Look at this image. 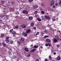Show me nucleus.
I'll return each mask as SVG.
<instances>
[{
    "label": "nucleus",
    "instance_id": "1",
    "mask_svg": "<svg viewBox=\"0 0 61 61\" xmlns=\"http://www.w3.org/2000/svg\"><path fill=\"white\" fill-rule=\"evenodd\" d=\"M22 13L24 14H27L28 13V12L25 10H24L22 11Z\"/></svg>",
    "mask_w": 61,
    "mask_h": 61
},
{
    "label": "nucleus",
    "instance_id": "2",
    "mask_svg": "<svg viewBox=\"0 0 61 61\" xmlns=\"http://www.w3.org/2000/svg\"><path fill=\"white\" fill-rule=\"evenodd\" d=\"M20 27H21L23 28H25L26 27L25 25L23 24L20 25Z\"/></svg>",
    "mask_w": 61,
    "mask_h": 61
},
{
    "label": "nucleus",
    "instance_id": "3",
    "mask_svg": "<svg viewBox=\"0 0 61 61\" xmlns=\"http://www.w3.org/2000/svg\"><path fill=\"white\" fill-rule=\"evenodd\" d=\"M22 35L24 36H27V34L23 32L22 33Z\"/></svg>",
    "mask_w": 61,
    "mask_h": 61
},
{
    "label": "nucleus",
    "instance_id": "4",
    "mask_svg": "<svg viewBox=\"0 0 61 61\" xmlns=\"http://www.w3.org/2000/svg\"><path fill=\"white\" fill-rule=\"evenodd\" d=\"M36 49H33L32 50H31L30 51V52L31 53H33L34 52H35V51H36Z\"/></svg>",
    "mask_w": 61,
    "mask_h": 61
},
{
    "label": "nucleus",
    "instance_id": "5",
    "mask_svg": "<svg viewBox=\"0 0 61 61\" xmlns=\"http://www.w3.org/2000/svg\"><path fill=\"white\" fill-rule=\"evenodd\" d=\"M46 42L48 43H50V42H51V40L48 39H46Z\"/></svg>",
    "mask_w": 61,
    "mask_h": 61
},
{
    "label": "nucleus",
    "instance_id": "6",
    "mask_svg": "<svg viewBox=\"0 0 61 61\" xmlns=\"http://www.w3.org/2000/svg\"><path fill=\"white\" fill-rule=\"evenodd\" d=\"M45 18V19H49L50 18V17L49 16H47V15H45V16L44 17Z\"/></svg>",
    "mask_w": 61,
    "mask_h": 61
},
{
    "label": "nucleus",
    "instance_id": "7",
    "mask_svg": "<svg viewBox=\"0 0 61 61\" xmlns=\"http://www.w3.org/2000/svg\"><path fill=\"white\" fill-rule=\"evenodd\" d=\"M55 39H56L58 40H59V38L58 36H55Z\"/></svg>",
    "mask_w": 61,
    "mask_h": 61
},
{
    "label": "nucleus",
    "instance_id": "8",
    "mask_svg": "<svg viewBox=\"0 0 61 61\" xmlns=\"http://www.w3.org/2000/svg\"><path fill=\"white\" fill-rule=\"evenodd\" d=\"M31 32L30 29H29L26 31V33L27 34H28V33H30Z\"/></svg>",
    "mask_w": 61,
    "mask_h": 61
},
{
    "label": "nucleus",
    "instance_id": "9",
    "mask_svg": "<svg viewBox=\"0 0 61 61\" xmlns=\"http://www.w3.org/2000/svg\"><path fill=\"white\" fill-rule=\"evenodd\" d=\"M11 33L12 35H15V34H16V32L15 31H13L11 32Z\"/></svg>",
    "mask_w": 61,
    "mask_h": 61
},
{
    "label": "nucleus",
    "instance_id": "10",
    "mask_svg": "<svg viewBox=\"0 0 61 61\" xmlns=\"http://www.w3.org/2000/svg\"><path fill=\"white\" fill-rule=\"evenodd\" d=\"M21 42L22 43H23L24 41V38L23 37H21Z\"/></svg>",
    "mask_w": 61,
    "mask_h": 61
},
{
    "label": "nucleus",
    "instance_id": "11",
    "mask_svg": "<svg viewBox=\"0 0 61 61\" xmlns=\"http://www.w3.org/2000/svg\"><path fill=\"white\" fill-rule=\"evenodd\" d=\"M54 5V2L53 0H52L51 1V5Z\"/></svg>",
    "mask_w": 61,
    "mask_h": 61
},
{
    "label": "nucleus",
    "instance_id": "12",
    "mask_svg": "<svg viewBox=\"0 0 61 61\" xmlns=\"http://www.w3.org/2000/svg\"><path fill=\"white\" fill-rule=\"evenodd\" d=\"M24 50L25 51H26V52H28L29 50H28V49L26 48L25 47L24 48Z\"/></svg>",
    "mask_w": 61,
    "mask_h": 61
},
{
    "label": "nucleus",
    "instance_id": "13",
    "mask_svg": "<svg viewBox=\"0 0 61 61\" xmlns=\"http://www.w3.org/2000/svg\"><path fill=\"white\" fill-rule=\"evenodd\" d=\"M56 59L57 60H60L61 59V58L59 56H57V58H56Z\"/></svg>",
    "mask_w": 61,
    "mask_h": 61
},
{
    "label": "nucleus",
    "instance_id": "14",
    "mask_svg": "<svg viewBox=\"0 0 61 61\" xmlns=\"http://www.w3.org/2000/svg\"><path fill=\"white\" fill-rule=\"evenodd\" d=\"M51 46V45L50 44H49V43H46L45 44V46Z\"/></svg>",
    "mask_w": 61,
    "mask_h": 61
},
{
    "label": "nucleus",
    "instance_id": "15",
    "mask_svg": "<svg viewBox=\"0 0 61 61\" xmlns=\"http://www.w3.org/2000/svg\"><path fill=\"white\" fill-rule=\"evenodd\" d=\"M17 43L19 45H20V44L21 43V42L20 41H17Z\"/></svg>",
    "mask_w": 61,
    "mask_h": 61
},
{
    "label": "nucleus",
    "instance_id": "16",
    "mask_svg": "<svg viewBox=\"0 0 61 61\" xmlns=\"http://www.w3.org/2000/svg\"><path fill=\"white\" fill-rule=\"evenodd\" d=\"M53 41L54 43H56V42H58V40L55 39H54Z\"/></svg>",
    "mask_w": 61,
    "mask_h": 61
},
{
    "label": "nucleus",
    "instance_id": "17",
    "mask_svg": "<svg viewBox=\"0 0 61 61\" xmlns=\"http://www.w3.org/2000/svg\"><path fill=\"white\" fill-rule=\"evenodd\" d=\"M2 44L4 46V47H6V45L5 44L4 42H3L2 43Z\"/></svg>",
    "mask_w": 61,
    "mask_h": 61
},
{
    "label": "nucleus",
    "instance_id": "18",
    "mask_svg": "<svg viewBox=\"0 0 61 61\" xmlns=\"http://www.w3.org/2000/svg\"><path fill=\"white\" fill-rule=\"evenodd\" d=\"M4 36L5 35H4V34L2 33V34H1V37H4Z\"/></svg>",
    "mask_w": 61,
    "mask_h": 61
},
{
    "label": "nucleus",
    "instance_id": "19",
    "mask_svg": "<svg viewBox=\"0 0 61 61\" xmlns=\"http://www.w3.org/2000/svg\"><path fill=\"white\" fill-rule=\"evenodd\" d=\"M37 20H38L39 21H41V20L40 19H39V17H38L37 18Z\"/></svg>",
    "mask_w": 61,
    "mask_h": 61
},
{
    "label": "nucleus",
    "instance_id": "20",
    "mask_svg": "<svg viewBox=\"0 0 61 61\" xmlns=\"http://www.w3.org/2000/svg\"><path fill=\"white\" fill-rule=\"evenodd\" d=\"M5 41H6V43H8L9 42V40H5Z\"/></svg>",
    "mask_w": 61,
    "mask_h": 61
},
{
    "label": "nucleus",
    "instance_id": "21",
    "mask_svg": "<svg viewBox=\"0 0 61 61\" xmlns=\"http://www.w3.org/2000/svg\"><path fill=\"white\" fill-rule=\"evenodd\" d=\"M29 19L30 20H31L33 19V17L32 16H30L29 17Z\"/></svg>",
    "mask_w": 61,
    "mask_h": 61
},
{
    "label": "nucleus",
    "instance_id": "22",
    "mask_svg": "<svg viewBox=\"0 0 61 61\" xmlns=\"http://www.w3.org/2000/svg\"><path fill=\"white\" fill-rule=\"evenodd\" d=\"M49 58L50 59H52V57H51V55H50L49 56Z\"/></svg>",
    "mask_w": 61,
    "mask_h": 61
},
{
    "label": "nucleus",
    "instance_id": "23",
    "mask_svg": "<svg viewBox=\"0 0 61 61\" xmlns=\"http://www.w3.org/2000/svg\"><path fill=\"white\" fill-rule=\"evenodd\" d=\"M34 23L32 22L31 23V26H34Z\"/></svg>",
    "mask_w": 61,
    "mask_h": 61
},
{
    "label": "nucleus",
    "instance_id": "24",
    "mask_svg": "<svg viewBox=\"0 0 61 61\" xmlns=\"http://www.w3.org/2000/svg\"><path fill=\"white\" fill-rule=\"evenodd\" d=\"M10 42L11 44H13L14 42V41L13 40H11L10 41Z\"/></svg>",
    "mask_w": 61,
    "mask_h": 61
},
{
    "label": "nucleus",
    "instance_id": "25",
    "mask_svg": "<svg viewBox=\"0 0 61 61\" xmlns=\"http://www.w3.org/2000/svg\"><path fill=\"white\" fill-rule=\"evenodd\" d=\"M16 56L15 55H14L13 56V58H16Z\"/></svg>",
    "mask_w": 61,
    "mask_h": 61
},
{
    "label": "nucleus",
    "instance_id": "26",
    "mask_svg": "<svg viewBox=\"0 0 61 61\" xmlns=\"http://www.w3.org/2000/svg\"><path fill=\"white\" fill-rule=\"evenodd\" d=\"M39 32H38L36 33V34L35 35H36V36H37V35H39Z\"/></svg>",
    "mask_w": 61,
    "mask_h": 61
},
{
    "label": "nucleus",
    "instance_id": "27",
    "mask_svg": "<svg viewBox=\"0 0 61 61\" xmlns=\"http://www.w3.org/2000/svg\"><path fill=\"white\" fill-rule=\"evenodd\" d=\"M13 31V29H12L10 30V32H12Z\"/></svg>",
    "mask_w": 61,
    "mask_h": 61
},
{
    "label": "nucleus",
    "instance_id": "28",
    "mask_svg": "<svg viewBox=\"0 0 61 61\" xmlns=\"http://www.w3.org/2000/svg\"><path fill=\"white\" fill-rule=\"evenodd\" d=\"M1 2L2 4H4V0H1Z\"/></svg>",
    "mask_w": 61,
    "mask_h": 61
},
{
    "label": "nucleus",
    "instance_id": "29",
    "mask_svg": "<svg viewBox=\"0 0 61 61\" xmlns=\"http://www.w3.org/2000/svg\"><path fill=\"white\" fill-rule=\"evenodd\" d=\"M9 55H10V56L12 55V53H11V52H9Z\"/></svg>",
    "mask_w": 61,
    "mask_h": 61
},
{
    "label": "nucleus",
    "instance_id": "30",
    "mask_svg": "<svg viewBox=\"0 0 61 61\" xmlns=\"http://www.w3.org/2000/svg\"><path fill=\"white\" fill-rule=\"evenodd\" d=\"M48 32V31H47V30H45V33H47V32Z\"/></svg>",
    "mask_w": 61,
    "mask_h": 61
},
{
    "label": "nucleus",
    "instance_id": "31",
    "mask_svg": "<svg viewBox=\"0 0 61 61\" xmlns=\"http://www.w3.org/2000/svg\"><path fill=\"white\" fill-rule=\"evenodd\" d=\"M48 37V36H45L44 37V38H46V37Z\"/></svg>",
    "mask_w": 61,
    "mask_h": 61
},
{
    "label": "nucleus",
    "instance_id": "32",
    "mask_svg": "<svg viewBox=\"0 0 61 61\" xmlns=\"http://www.w3.org/2000/svg\"><path fill=\"white\" fill-rule=\"evenodd\" d=\"M41 14H43V15H44V14H45V12H44V11H41Z\"/></svg>",
    "mask_w": 61,
    "mask_h": 61
},
{
    "label": "nucleus",
    "instance_id": "33",
    "mask_svg": "<svg viewBox=\"0 0 61 61\" xmlns=\"http://www.w3.org/2000/svg\"><path fill=\"white\" fill-rule=\"evenodd\" d=\"M60 46V44H58V45H57L56 46L58 48V47H59Z\"/></svg>",
    "mask_w": 61,
    "mask_h": 61
},
{
    "label": "nucleus",
    "instance_id": "34",
    "mask_svg": "<svg viewBox=\"0 0 61 61\" xmlns=\"http://www.w3.org/2000/svg\"><path fill=\"white\" fill-rule=\"evenodd\" d=\"M6 18H7V19L8 18V16L7 15H6Z\"/></svg>",
    "mask_w": 61,
    "mask_h": 61
},
{
    "label": "nucleus",
    "instance_id": "35",
    "mask_svg": "<svg viewBox=\"0 0 61 61\" xmlns=\"http://www.w3.org/2000/svg\"><path fill=\"white\" fill-rule=\"evenodd\" d=\"M49 28H50V30H52L53 29L52 28V27H50Z\"/></svg>",
    "mask_w": 61,
    "mask_h": 61
},
{
    "label": "nucleus",
    "instance_id": "36",
    "mask_svg": "<svg viewBox=\"0 0 61 61\" xmlns=\"http://www.w3.org/2000/svg\"><path fill=\"white\" fill-rule=\"evenodd\" d=\"M37 13V12L36 11H35L34 12L35 14H36Z\"/></svg>",
    "mask_w": 61,
    "mask_h": 61
},
{
    "label": "nucleus",
    "instance_id": "37",
    "mask_svg": "<svg viewBox=\"0 0 61 61\" xmlns=\"http://www.w3.org/2000/svg\"><path fill=\"white\" fill-rule=\"evenodd\" d=\"M34 8H37V6L36 5L34 6Z\"/></svg>",
    "mask_w": 61,
    "mask_h": 61
},
{
    "label": "nucleus",
    "instance_id": "38",
    "mask_svg": "<svg viewBox=\"0 0 61 61\" xmlns=\"http://www.w3.org/2000/svg\"><path fill=\"white\" fill-rule=\"evenodd\" d=\"M56 20V19L55 18H53L52 19V21H55Z\"/></svg>",
    "mask_w": 61,
    "mask_h": 61
},
{
    "label": "nucleus",
    "instance_id": "39",
    "mask_svg": "<svg viewBox=\"0 0 61 61\" xmlns=\"http://www.w3.org/2000/svg\"><path fill=\"white\" fill-rule=\"evenodd\" d=\"M44 61H48V60L47 59H45V60Z\"/></svg>",
    "mask_w": 61,
    "mask_h": 61
},
{
    "label": "nucleus",
    "instance_id": "40",
    "mask_svg": "<svg viewBox=\"0 0 61 61\" xmlns=\"http://www.w3.org/2000/svg\"><path fill=\"white\" fill-rule=\"evenodd\" d=\"M41 5L42 6H44V4L43 3H41Z\"/></svg>",
    "mask_w": 61,
    "mask_h": 61
},
{
    "label": "nucleus",
    "instance_id": "41",
    "mask_svg": "<svg viewBox=\"0 0 61 61\" xmlns=\"http://www.w3.org/2000/svg\"><path fill=\"white\" fill-rule=\"evenodd\" d=\"M59 5H61V0L60 1L59 3Z\"/></svg>",
    "mask_w": 61,
    "mask_h": 61
},
{
    "label": "nucleus",
    "instance_id": "42",
    "mask_svg": "<svg viewBox=\"0 0 61 61\" xmlns=\"http://www.w3.org/2000/svg\"><path fill=\"white\" fill-rule=\"evenodd\" d=\"M18 25H17L16 26V28H18Z\"/></svg>",
    "mask_w": 61,
    "mask_h": 61
},
{
    "label": "nucleus",
    "instance_id": "43",
    "mask_svg": "<svg viewBox=\"0 0 61 61\" xmlns=\"http://www.w3.org/2000/svg\"><path fill=\"white\" fill-rule=\"evenodd\" d=\"M19 12L17 11V12H16V14L17 15H18V14H19Z\"/></svg>",
    "mask_w": 61,
    "mask_h": 61
},
{
    "label": "nucleus",
    "instance_id": "44",
    "mask_svg": "<svg viewBox=\"0 0 61 61\" xmlns=\"http://www.w3.org/2000/svg\"><path fill=\"white\" fill-rule=\"evenodd\" d=\"M33 29H34V30H35V29H36V27H33Z\"/></svg>",
    "mask_w": 61,
    "mask_h": 61
},
{
    "label": "nucleus",
    "instance_id": "45",
    "mask_svg": "<svg viewBox=\"0 0 61 61\" xmlns=\"http://www.w3.org/2000/svg\"><path fill=\"white\" fill-rule=\"evenodd\" d=\"M9 37H7L6 38V40H7L8 39V38H9Z\"/></svg>",
    "mask_w": 61,
    "mask_h": 61
},
{
    "label": "nucleus",
    "instance_id": "46",
    "mask_svg": "<svg viewBox=\"0 0 61 61\" xmlns=\"http://www.w3.org/2000/svg\"><path fill=\"white\" fill-rule=\"evenodd\" d=\"M34 48H37V46H34Z\"/></svg>",
    "mask_w": 61,
    "mask_h": 61
},
{
    "label": "nucleus",
    "instance_id": "47",
    "mask_svg": "<svg viewBox=\"0 0 61 61\" xmlns=\"http://www.w3.org/2000/svg\"><path fill=\"white\" fill-rule=\"evenodd\" d=\"M2 23V20H0V23Z\"/></svg>",
    "mask_w": 61,
    "mask_h": 61
},
{
    "label": "nucleus",
    "instance_id": "48",
    "mask_svg": "<svg viewBox=\"0 0 61 61\" xmlns=\"http://www.w3.org/2000/svg\"><path fill=\"white\" fill-rule=\"evenodd\" d=\"M55 5L56 6H57V5H58V3H56Z\"/></svg>",
    "mask_w": 61,
    "mask_h": 61
},
{
    "label": "nucleus",
    "instance_id": "49",
    "mask_svg": "<svg viewBox=\"0 0 61 61\" xmlns=\"http://www.w3.org/2000/svg\"><path fill=\"white\" fill-rule=\"evenodd\" d=\"M4 14H6L7 13V12L6 11H4Z\"/></svg>",
    "mask_w": 61,
    "mask_h": 61
},
{
    "label": "nucleus",
    "instance_id": "50",
    "mask_svg": "<svg viewBox=\"0 0 61 61\" xmlns=\"http://www.w3.org/2000/svg\"><path fill=\"white\" fill-rule=\"evenodd\" d=\"M29 1L30 2H32L33 1V0H29Z\"/></svg>",
    "mask_w": 61,
    "mask_h": 61
},
{
    "label": "nucleus",
    "instance_id": "51",
    "mask_svg": "<svg viewBox=\"0 0 61 61\" xmlns=\"http://www.w3.org/2000/svg\"><path fill=\"white\" fill-rule=\"evenodd\" d=\"M51 53L52 54H53V51H52V50H51Z\"/></svg>",
    "mask_w": 61,
    "mask_h": 61
},
{
    "label": "nucleus",
    "instance_id": "52",
    "mask_svg": "<svg viewBox=\"0 0 61 61\" xmlns=\"http://www.w3.org/2000/svg\"><path fill=\"white\" fill-rule=\"evenodd\" d=\"M30 56V55H29V54H28L27 55V56L28 57H29V56Z\"/></svg>",
    "mask_w": 61,
    "mask_h": 61
},
{
    "label": "nucleus",
    "instance_id": "53",
    "mask_svg": "<svg viewBox=\"0 0 61 61\" xmlns=\"http://www.w3.org/2000/svg\"><path fill=\"white\" fill-rule=\"evenodd\" d=\"M53 54L54 55H55L56 54V53L55 52H54L53 53Z\"/></svg>",
    "mask_w": 61,
    "mask_h": 61
},
{
    "label": "nucleus",
    "instance_id": "54",
    "mask_svg": "<svg viewBox=\"0 0 61 61\" xmlns=\"http://www.w3.org/2000/svg\"><path fill=\"white\" fill-rule=\"evenodd\" d=\"M33 44H31V45H30V47H33Z\"/></svg>",
    "mask_w": 61,
    "mask_h": 61
},
{
    "label": "nucleus",
    "instance_id": "55",
    "mask_svg": "<svg viewBox=\"0 0 61 61\" xmlns=\"http://www.w3.org/2000/svg\"><path fill=\"white\" fill-rule=\"evenodd\" d=\"M42 20H45V18H42Z\"/></svg>",
    "mask_w": 61,
    "mask_h": 61
},
{
    "label": "nucleus",
    "instance_id": "56",
    "mask_svg": "<svg viewBox=\"0 0 61 61\" xmlns=\"http://www.w3.org/2000/svg\"><path fill=\"white\" fill-rule=\"evenodd\" d=\"M55 7H56L55 6H53V8H55Z\"/></svg>",
    "mask_w": 61,
    "mask_h": 61
},
{
    "label": "nucleus",
    "instance_id": "57",
    "mask_svg": "<svg viewBox=\"0 0 61 61\" xmlns=\"http://www.w3.org/2000/svg\"><path fill=\"white\" fill-rule=\"evenodd\" d=\"M20 11H21L22 10V9L21 8H20L19 9Z\"/></svg>",
    "mask_w": 61,
    "mask_h": 61
},
{
    "label": "nucleus",
    "instance_id": "58",
    "mask_svg": "<svg viewBox=\"0 0 61 61\" xmlns=\"http://www.w3.org/2000/svg\"><path fill=\"white\" fill-rule=\"evenodd\" d=\"M41 18H44V16H41Z\"/></svg>",
    "mask_w": 61,
    "mask_h": 61
},
{
    "label": "nucleus",
    "instance_id": "59",
    "mask_svg": "<svg viewBox=\"0 0 61 61\" xmlns=\"http://www.w3.org/2000/svg\"><path fill=\"white\" fill-rule=\"evenodd\" d=\"M41 48H43V47H42V46H41Z\"/></svg>",
    "mask_w": 61,
    "mask_h": 61
},
{
    "label": "nucleus",
    "instance_id": "60",
    "mask_svg": "<svg viewBox=\"0 0 61 61\" xmlns=\"http://www.w3.org/2000/svg\"><path fill=\"white\" fill-rule=\"evenodd\" d=\"M59 40L60 41H61V39H60V38L59 39Z\"/></svg>",
    "mask_w": 61,
    "mask_h": 61
},
{
    "label": "nucleus",
    "instance_id": "61",
    "mask_svg": "<svg viewBox=\"0 0 61 61\" xmlns=\"http://www.w3.org/2000/svg\"><path fill=\"white\" fill-rule=\"evenodd\" d=\"M13 36H15V35H14V34H13Z\"/></svg>",
    "mask_w": 61,
    "mask_h": 61
},
{
    "label": "nucleus",
    "instance_id": "62",
    "mask_svg": "<svg viewBox=\"0 0 61 61\" xmlns=\"http://www.w3.org/2000/svg\"><path fill=\"white\" fill-rule=\"evenodd\" d=\"M60 52L61 53V50L60 51Z\"/></svg>",
    "mask_w": 61,
    "mask_h": 61
},
{
    "label": "nucleus",
    "instance_id": "63",
    "mask_svg": "<svg viewBox=\"0 0 61 61\" xmlns=\"http://www.w3.org/2000/svg\"><path fill=\"white\" fill-rule=\"evenodd\" d=\"M47 15H48V13H46Z\"/></svg>",
    "mask_w": 61,
    "mask_h": 61
},
{
    "label": "nucleus",
    "instance_id": "64",
    "mask_svg": "<svg viewBox=\"0 0 61 61\" xmlns=\"http://www.w3.org/2000/svg\"><path fill=\"white\" fill-rule=\"evenodd\" d=\"M0 46H1V44H0Z\"/></svg>",
    "mask_w": 61,
    "mask_h": 61
}]
</instances>
